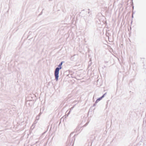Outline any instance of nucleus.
Masks as SVG:
<instances>
[{
	"instance_id": "f257e3e1",
	"label": "nucleus",
	"mask_w": 146,
	"mask_h": 146,
	"mask_svg": "<svg viewBox=\"0 0 146 146\" xmlns=\"http://www.w3.org/2000/svg\"><path fill=\"white\" fill-rule=\"evenodd\" d=\"M64 62V61L61 62L58 65V67H57L55 70L54 75L55 76V79L56 81H57L58 80L59 71L62 68L61 66Z\"/></svg>"
},
{
	"instance_id": "f03ea898",
	"label": "nucleus",
	"mask_w": 146,
	"mask_h": 146,
	"mask_svg": "<svg viewBox=\"0 0 146 146\" xmlns=\"http://www.w3.org/2000/svg\"><path fill=\"white\" fill-rule=\"evenodd\" d=\"M103 97H104V96H103L102 97H101L100 98L96 100V103H97L99 101H100V100H101L102 99V98Z\"/></svg>"
},
{
	"instance_id": "7ed1b4c3",
	"label": "nucleus",
	"mask_w": 146,
	"mask_h": 146,
	"mask_svg": "<svg viewBox=\"0 0 146 146\" xmlns=\"http://www.w3.org/2000/svg\"><path fill=\"white\" fill-rule=\"evenodd\" d=\"M40 117V116H39L38 115H37L36 117V120H38L39 119Z\"/></svg>"
},
{
	"instance_id": "20e7f679",
	"label": "nucleus",
	"mask_w": 146,
	"mask_h": 146,
	"mask_svg": "<svg viewBox=\"0 0 146 146\" xmlns=\"http://www.w3.org/2000/svg\"><path fill=\"white\" fill-rule=\"evenodd\" d=\"M37 122V121H35V122H34V124H33V125H32V126H31V128H32V127H33V126H34V124H35V123H36Z\"/></svg>"
},
{
	"instance_id": "39448f33",
	"label": "nucleus",
	"mask_w": 146,
	"mask_h": 146,
	"mask_svg": "<svg viewBox=\"0 0 146 146\" xmlns=\"http://www.w3.org/2000/svg\"><path fill=\"white\" fill-rule=\"evenodd\" d=\"M90 62H90V64H91V58H90Z\"/></svg>"
},
{
	"instance_id": "423d86ee",
	"label": "nucleus",
	"mask_w": 146,
	"mask_h": 146,
	"mask_svg": "<svg viewBox=\"0 0 146 146\" xmlns=\"http://www.w3.org/2000/svg\"><path fill=\"white\" fill-rule=\"evenodd\" d=\"M42 113L41 112H40V113L38 115H39V116H40V115L42 114Z\"/></svg>"
},
{
	"instance_id": "0eeeda50",
	"label": "nucleus",
	"mask_w": 146,
	"mask_h": 146,
	"mask_svg": "<svg viewBox=\"0 0 146 146\" xmlns=\"http://www.w3.org/2000/svg\"><path fill=\"white\" fill-rule=\"evenodd\" d=\"M74 107H72V108H71V109H70V110H72V109H73V108H74Z\"/></svg>"
},
{
	"instance_id": "6e6552de",
	"label": "nucleus",
	"mask_w": 146,
	"mask_h": 146,
	"mask_svg": "<svg viewBox=\"0 0 146 146\" xmlns=\"http://www.w3.org/2000/svg\"><path fill=\"white\" fill-rule=\"evenodd\" d=\"M87 123H86V125H87Z\"/></svg>"
}]
</instances>
